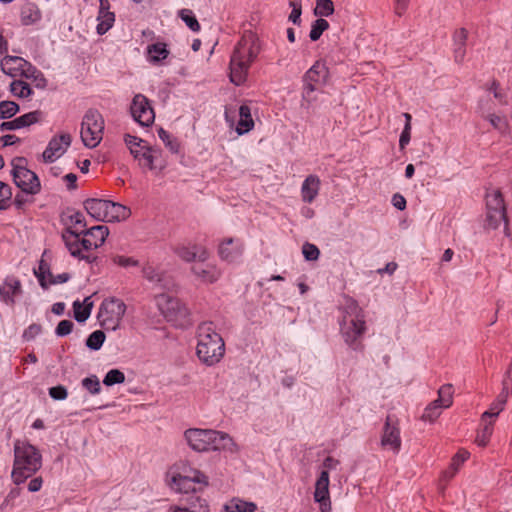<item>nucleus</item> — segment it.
I'll return each mask as SVG.
<instances>
[{
  "mask_svg": "<svg viewBox=\"0 0 512 512\" xmlns=\"http://www.w3.org/2000/svg\"><path fill=\"white\" fill-rule=\"evenodd\" d=\"M243 249L244 246L240 240L227 238L219 245V255L221 259L233 262L242 255Z\"/></svg>",
  "mask_w": 512,
  "mask_h": 512,
  "instance_id": "21",
  "label": "nucleus"
},
{
  "mask_svg": "<svg viewBox=\"0 0 512 512\" xmlns=\"http://www.w3.org/2000/svg\"><path fill=\"white\" fill-rule=\"evenodd\" d=\"M125 381V375L122 371L118 369H112L107 372L103 379V383L106 386H112L115 384H121Z\"/></svg>",
  "mask_w": 512,
  "mask_h": 512,
  "instance_id": "46",
  "label": "nucleus"
},
{
  "mask_svg": "<svg viewBox=\"0 0 512 512\" xmlns=\"http://www.w3.org/2000/svg\"><path fill=\"white\" fill-rule=\"evenodd\" d=\"M178 16L185 22V24L193 31L198 32L200 31V24L196 17L194 16L192 10L190 9H181L178 12Z\"/></svg>",
  "mask_w": 512,
  "mask_h": 512,
  "instance_id": "39",
  "label": "nucleus"
},
{
  "mask_svg": "<svg viewBox=\"0 0 512 512\" xmlns=\"http://www.w3.org/2000/svg\"><path fill=\"white\" fill-rule=\"evenodd\" d=\"M159 138L165 143L166 147L173 153H177L179 149V144L175 139H172L170 134L164 130L163 128H159L158 130Z\"/></svg>",
  "mask_w": 512,
  "mask_h": 512,
  "instance_id": "51",
  "label": "nucleus"
},
{
  "mask_svg": "<svg viewBox=\"0 0 512 512\" xmlns=\"http://www.w3.org/2000/svg\"><path fill=\"white\" fill-rule=\"evenodd\" d=\"M124 142L140 168L151 171L164 168V165L159 164L161 157V150L159 148L151 146L147 141L129 134L125 135Z\"/></svg>",
  "mask_w": 512,
  "mask_h": 512,
  "instance_id": "6",
  "label": "nucleus"
},
{
  "mask_svg": "<svg viewBox=\"0 0 512 512\" xmlns=\"http://www.w3.org/2000/svg\"><path fill=\"white\" fill-rule=\"evenodd\" d=\"M509 394L510 393H505L504 388H502V392L498 396L497 400L492 403L489 410L482 414V422H485L487 418H495L498 416V414L503 410Z\"/></svg>",
  "mask_w": 512,
  "mask_h": 512,
  "instance_id": "36",
  "label": "nucleus"
},
{
  "mask_svg": "<svg viewBox=\"0 0 512 512\" xmlns=\"http://www.w3.org/2000/svg\"><path fill=\"white\" fill-rule=\"evenodd\" d=\"M130 111L133 119L141 126H150L154 122V110L147 97L142 94L134 96Z\"/></svg>",
  "mask_w": 512,
  "mask_h": 512,
  "instance_id": "13",
  "label": "nucleus"
},
{
  "mask_svg": "<svg viewBox=\"0 0 512 512\" xmlns=\"http://www.w3.org/2000/svg\"><path fill=\"white\" fill-rule=\"evenodd\" d=\"M43 118V112L40 110H35L24 115H21L11 121L2 122L0 124L1 131L7 130H17L24 127H28L32 124H35L41 121Z\"/></svg>",
  "mask_w": 512,
  "mask_h": 512,
  "instance_id": "18",
  "label": "nucleus"
},
{
  "mask_svg": "<svg viewBox=\"0 0 512 512\" xmlns=\"http://www.w3.org/2000/svg\"><path fill=\"white\" fill-rule=\"evenodd\" d=\"M82 386L91 394H98L101 390L100 381L96 375L84 378L82 380Z\"/></svg>",
  "mask_w": 512,
  "mask_h": 512,
  "instance_id": "50",
  "label": "nucleus"
},
{
  "mask_svg": "<svg viewBox=\"0 0 512 512\" xmlns=\"http://www.w3.org/2000/svg\"><path fill=\"white\" fill-rule=\"evenodd\" d=\"M96 31L99 35H104L110 30L115 22V14L113 12H98Z\"/></svg>",
  "mask_w": 512,
  "mask_h": 512,
  "instance_id": "37",
  "label": "nucleus"
},
{
  "mask_svg": "<svg viewBox=\"0 0 512 512\" xmlns=\"http://www.w3.org/2000/svg\"><path fill=\"white\" fill-rule=\"evenodd\" d=\"M108 235L107 226L97 225L90 229L67 228L62 239L71 256L92 263L97 259L93 251L104 244Z\"/></svg>",
  "mask_w": 512,
  "mask_h": 512,
  "instance_id": "1",
  "label": "nucleus"
},
{
  "mask_svg": "<svg viewBox=\"0 0 512 512\" xmlns=\"http://www.w3.org/2000/svg\"><path fill=\"white\" fill-rule=\"evenodd\" d=\"M19 111V106L13 101L0 102V119L13 117Z\"/></svg>",
  "mask_w": 512,
  "mask_h": 512,
  "instance_id": "45",
  "label": "nucleus"
},
{
  "mask_svg": "<svg viewBox=\"0 0 512 512\" xmlns=\"http://www.w3.org/2000/svg\"><path fill=\"white\" fill-rule=\"evenodd\" d=\"M453 56L457 64H462L466 57V45H454Z\"/></svg>",
  "mask_w": 512,
  "mask_h": 512,
  "instance_id": "62",
  "label": "nucleus"
},
{
  "mask_svg": "<svg viewBox=\"0 0 512 512\" xmlns=\"http://www.w3.org/2000/svg\"><path fill=\"white\" fill-rule=\"evenodd\" d=\"M73 326L74 324L72 321L62 320L58 323L55 333L60 337L66 336L71 333Z\"/></svg>",
  "mask_w": 512,
  "mask_h": 512,
  "instance_id": "56",
  "label": "nucleus"
},
{
  "mask_svg": "<svg viewBox=\"0 0 512 512\" xmlns=\"http://www.w3.org/2000/svg\"><path fill=\"white\" fill-rule=\"evenodd\" d=\"M10 91L19 98H27L32 94L30 85L22 80H14L10 85Z\"/></svg>",
  "mask_w": 512,
  "mask_h": 512,
  "instance_id": "38",
  "label": "nucleus"
},
{
  "mask_svg": "<svg viewBox=\"0 0 512 512\" xmlns=\"http://www.w3.org/2000/svg\"><path fill=\"white\" fill-rule=\"evenodd\" d=\"M175 253L184 261L191 262L194 260L205 261L208 258L207 250L196 244L178 245L174 248Z\"/></svg>",
  "mask_w": 512,
  "mask_h": 512,
  "instance_id": "19",
  "label": "nucleus"
},
{
  "mask_svg": "<svg viewBox=\"0 0 512 512\" xmlns=\"http://www.w3.org/2000/svg\"><path fill=\"white\" fill-rule=\"evenodd\" d=\"M411 139V124L405 125L404 129L400 135L399 139V148L400 150H404L405 147L409 144Z\"/></svg>",
  "mask_w": 512,
  "mask_h": 512,
  "instance_id": "59",
  "label": "nucleus"
},
{
  "mask_svg": "<svg viewBox=\"0 0 512 512\" xmlns=\"http://www.w3.org/2000/svg\"><path fill=\"white\" fill-rule=\"evenodd\" d=\"M1 69L11 77L24 76L37 79L41 75L28 61L18 56L6 55L1 60Z\"/></svg>",
  "mask_w": 512,
  "mask_h": 512,
  "instance_id": "12",
  "label": "nucleus"
},
{
  "mask_svg": "<svg viewBox=\"0 0 512 512\" xmlns=\"http://www.w3.org/2000/svg\"><path fill=\"white\" fill-rule=\"evenodd\" d=\"M328 77V68L325 63L316 61L303 77V97H308L316 90V85L325 83Z\"/></svg>",
  "mask_w": 512,
  "mask_h": 512,
  "instance_id": "14",
  "label": "nucleus"
},
{
  "mask_svg": "<svg viewBox=\"0 0 512 512\" xmlns=\"http://www.w3.org/2000/svg\"><path fill=\"white\" fill-rule=\"evenodd\" d=\"M169 55V50L164 43H154L147 47V56L149 62L157 64L166 59Z\"/></svg>",
  "mask_w": 512,
  "mask_h": 512,
  "instance_id": "34",
  "label": "nucleus"
},
{
  "mask_svg": "<svg viewBox=\"0 0 512 512\" xmlns=\"http://www.w3.org/2000/svg\"><path fill=\"white\" fill-rule=\"evenodd\" d=\"M105 121L102 114L94 108L88 109L81 122L80 137L87 148H95L103 139Z\"/></svg>",
  "mask_w": 512,
  "mask_h": 512,
  "instance_id": "7",
  "label": "nucleus"
},
{
  "mask_svg": "<svg viewBox=\"0 0 512 512\" xmlns=\"http://www.w3.org/2000/svg\"><path fill=\"white\" fill-rule=\"evenodd\" d=\"M211 439L209 440V451L231 450L234 445L232 438L223 432L211 430Z\"/></svg>",
  "mask_w": 512,
  "mask_h": 512,
  "instance_id": "27",
  "label": "nucleus"
},
{
  "mask_svg": "<svg viewBox=\"0 0 512 512\" xmlns=\"http://www.w3.org/2000/svg\"><path fill=\"white\" fill-rule=\"evenodd\" d=\"M131 210L117 202L108 200V211L106 222L123 221L129 218Z\"/></svg>",
  "mask_w": 512,
  "mask_h": 512,
  "instance_id": "29",
  "label": "nucleus"
},
{
  "mask_svg": "<svg viewBox=\"0 0 512 512\" xmlns=\"http://www.w3.org/2000/svg\"><path fill=\"white\" fill-rule=\"evenodd\" d=\"M20 19L23 25H32L41 19V11L34 3H25L21 7Z\"/></svg>",
  "mask_w": 512,
  "mask_h": 512,
  "instance_id": "30",
  "label": "nucleus"
},
{
  "mask_svg": "<svg viewBox=\"0 0 512 512\" xmlns=\"http://www.w3.org/2000/svg\"><path fill=\"white\" fill-rule=\"evenodd\" d=\"M87 213L98 221H106L108 211V200L91 198L84 202Z\"/></svg>",
  "mask_w": 512,
  "mask_h": 512,
  "instance_id": "25",
  "label": "nucleus"
},
{
  "mask_svg": "<svg viewBox=\"0 0 512 512\" xmlns=\"http://www.w3.org/2000/svg\"><path fill=\"white\" fill-rule=\"evenodd\" d=\"M320 179L316 175H309L306 177L301 186V198L305 203H312L319 194Z\"/></svg>",
  "mask_w": 512,
  "mask_h": 512,
  "instance_id": "24",
  "label": "nucleus"
},
{
  "mask_svg": "<svg viewBox=\"0 0 512 512\" xmlns=\"http://www.w3.org/2000/svg\"><path fill=\"white\" fill-rule=\"evenodd\" d=\"M468 31L465 28L457 29L453 34L454 45H466Z\"/></svg>",
  "mask_w": 512,
  "mask_h": 512,
  "instance_id": "60",
  "label": "nucleus"
},
{
  "mask_svg": "<svg viewBox=\"0 0 512 512\" xmlns=\"http://www.w3.org/2000/svg\"><path fill=\"white\" fill-rule=\"evenodd\" d=\"M192 272L206 283H213L220 277V271L213 265L200 264L192 267Z\"/></svg>",
  "mask_w": 512,
  "mask_h": 512,
  "instance_id": "28",
  "label": "nucleus"
},
{
  "mask_svg": "<svg viewBox=\"0 0 512 512\" xmlns=\"http://www.w3.org/2000/svg\"><path fill=\"white\" fill-rule=\"evenodd\" d=\"M24 158H16L13 160V180L17 187L24 193L37 194L40 191L41 185L38 176L31 170L24 166Z\"/></svg>",
  "mask_w": 512,
  "mask_h": 512,
  "instance_id": "10",
  "label": "nucleus"
},
{
  "mask_svg": "<svg viewBox=\"0 0 512 512\" xmlns=\"http://www.w3.org/2000/svg\"><path fill=\"white\" fill-rule=\"evenodd\" d=\"M334 12V4L332 0H316L314 14L320 17H328Z\"/></svg>",
  "mask_w": 512,
  "mask_h": 512,
  "instance_id": "42",
  "label": "nucleus"
},
{
  "mask_svg": "<svg viewBox=\"0 0 512 512\" xmlns=\"http://www.w3.org/2000/svg\"><path fill=\"white\" fill-rule=\"evenodd\" d=\"M126 305L118 298L105 299L100 305L98 320L107 330H116L125 314Z\"/></svg>",
  "mask_w": 512,
  "mask_h": 512,
  "instance_id": "9",
  "label": "nucleus"
},
{
  "mask_svg": "<svg viewBox=\"0 0 512 512\" xmlns=\"http://www.w3.org/2000/svg\"><path fill=\"white\" fill-rule=\"evenodd\" d=\"M483 423V428L478 432L476 437V443L482 447L487 445L489 438L492 435V422L487 423L485 421Z\"/></svg>",
  "mask_w": 512,
  "mask_h": 512,
  "instance_id": "47",
  "label": "nucleus"
},
{
  "mask_svg": "<svg viewBox=\"0 0 512 512\" xmlns=\"http://www.w3.org/2000/svg\"><path fill=\"white\" fill-rule=\"evenodd\" d=\"M259 51L257 40L253 36H244L239 40L229 63V76L233 84L240 86L246 82L249 68L257 58Z\"/></svg>",
  "mask_w": 512,
  "mask_h": 512,
  "instance_id": "3",
  "label": "nucleus"
},
{
  "mask_svg": "<svg viewBox=\"0 0 512 512\" xmlns=\"http://www.w3.org/2000/svg\"><path fill=\"white\" fill-rule=\"evenodd\" d=\"M198 343L196 354L199 360L207 366L220 362L225 354V344L212 322H204L198 327Z\"/></svg>",
  "mask_w": 512,
  "mask_h": 512,
  "instance_id": "5",
  "label": "nucleus"
},
{
  "mask_svg": "<svg viewBox=\"0 0 512 512\" xmlns=\"http://www.w3.org/2000/svg\"><path fill=\"white\" fill-rule=\"evenodd\" d=\"M71 142L72 137L69 133H62L59 136L51 138L42 154L44 162L53 163L56 161L70 147Z\"/></svg>",
  "mask_w": 512,
  "mask_h": 512,
  "instance_id": "15",
  "label": "nucleus"
},
{
  "mask_svg": "<svg viewBox=\"0 0 512 512\" xmlns=\"http://www.w3.org/2000/svg\"><path fill=\"white\" fill-rule=\"evenodd\" d=\"M40 332L41 326L37 324H32L24 331L23 337L29 341L35 338Z\"/></svg>",
  "mask_w": 512,
  "mask_h": 512,
  "instance_id": "63",
  "label": "nucleus"
},
{
  "mask_svg": "<svg viewBox=\"0 0 512 512\" xmlns=\"http://www.w3.org/2000/svg\"><path fill=\"white\" fill-rule=\"evenodd\" d=\"M328 28L329 23L327 20L323 18L315 20L312 23L311 31L309 34L311 41H317L321 37L322 33L326 31Z\"/></svg>",
  "mask_w": 512,
  "mask_h": 512,
  "instance_id": "41",
  "label": "nucleus"
},
{
  "mask_svg": "<svg viewBox=\"0 0 512 512\" xmlns=\"http://www.w3.org/2000/svg\"><path fill=\"white\" fill-rule=\"evenodd\" d=\"M381 443L383 446L397 452L401 446L400 431L395 425L390 422V417H387L384 427Z\"/></svg>",
  "mask_w": 512,
  "mask_h": 512,
  "instance_id": "22",
  "label": "nucleus"
},
{
  "mask_svg": "<svg viewBox=\"0 0 512 512\" xmlns=\"http://www.w3.org/2000/svg\"><path fill=\"white\" fill-rule=\"evenodd\" d=\"M156 304L168 322L184 327L188 324L189 310L179 299L168 293L156 296Z\"/></svg>",
  "mask_w": 512,
  "mask_h": 512,
  "instance_id": "8",
  "label": "nucleus"
},
{
  "mask_svg": "<svg viewBox=\"0 0 512 512\" xmlns=\"http://www.w3.org/2000/svg\"><path fill=\"white\" fill-rule=\"evenodd\" d=\"M167 485L178 493H188L189 491H195L193 488V482L189 476H183L179 473L168 472L166 478Z\"/></svg>",
  "mask_w": 512,
  "mask_h": 512,
  "instance_id": "23",
  "label": "nucleus"
},
{
  "mask_svg": "<svg viewBox=\"0 0 512 512\" xmlns=\"http://www.w3.org/2000/svg\"><path fill=\"white\" fill-rule=\"evenodd\" d=\"M302 253L306 260L314 261L318 259L320 251L314 244L305 243L302 247Z\"/></svg>",
  "mask_w": 512,
  "mask_h": 512,
  "instance_id": "54",
  "label": "nucleus"
},
{
  "mask_svg": "<svg viewBox=\"0 0 512 512\" xmlns=\"http://www.w3.org/2000/svg\"><path fill=\"white\" fill-rule=\"evenodd\" d=\"M485 119L489 121L494 129L498 130L502 134H505L509 129V124L505 117L496 114H488L485 116Z\"/></svg>",
  "mask_w": 512,
  "mask_h": 512,
  "instance_id": "43",
  "label": "nucleus"
},
{
  "mask_svg": "<svg viewBox=\"0 0 512 512\" xmlns=\"http://www.w3.org/2000/svg\"><path fill=\"white\" fill-rule=\"evenodd\" d=\"M92 307L93 302L91 301V297H86L83 303L79 300L74 301L73 311L76 321L80 323L86 321L91 314Z\"/></svg>",
  "mask_w": 512,
  "mask_h": 512,
  "instance_id": "33",
  "label": "nucleus"
},
{
  "mask_svg": "<svg viewBox=\"0 0 512 512\" xmlns=\"http://www.w3.org/2000/svg\"><path fill=\"white\" fill-rule=\"evenodd\" d=\"M341 312L339 325L344 342L353 350H361L363 348L362 340L367 330L363 309L356 300L345 297Z\"/></svg>",
  "mask_w": 512,
  "mask_h": 512,
  "instance_id": "2",
  "label": "nucleus"
},
{
  "mask_svg": "<svg viewBox=\"0 0 512 512\" xmlns=\"http://www.w3.org/2000/svg\"><path fill=\"white\" fill-rule=\"evenodd\" d=\"M469 456L470 453L464 449L459 450L458 453L454 455L451 462V469H453L451 477H454V475L459 470L460 466L469 458Z\"/></svg>",
  "mask_w": 512,
  "mask_h": 512,
  "instance_id": "48",
  "label": "nucleus"
},
{
  "mask_svg": "<svg viewBox=\"0 0 512 512\" xmlns=\"http://www.w3.org/2000/svg\"><path fill=\"white\" fill-rule=\"evenodd\" d=\"M211 430L188 429L185 431V439L188 445L195 451H209V440L211 439Z\"/></svg>",
  "mask_w": 512,
  "mask_h": 512,
  "instance_id": "17",
  "label": "nucleus"
},
{
  "mask_svg": "<svg viewBox=\"0 0 512 512\" xmlns=\"http://www.w3.org/2000/svg\"><path fill=\"white\" fill-rule=\"evenodd\" d=\"M486 210L506 212L503 195L500 190L492 189L486 194Z\"/></svg>",
  "mask_w": 512,
  "mask_h": 512,
  "instance_id": "31",
  "label": "nucleus"
},
{
  "mask_svg": "<svg viewBox=\"0 0 512 512\" xmlns=\"http://www.w3.org/2000/svg\"><path fill=\"white\" fill-rule=\"evenodd\" d=\"M22 292V286L19 279L14 276L5 278L2 285H0V298L7 305H14V297Z\"/></svg>",
  "mask_w": 512,
  "mask_h": 512,
  "instance_id": "20",
  "label": "nucleus"
},
{
  "mask_svg": "<svg viewBox=\"0 0 512 512\" xmlns=\"http://www.w3.org/2000/svg\"><path fill=\"white\" fill-rule=\"evenodd\" d=\"M240 119L236 127V131L239 135L249 132L253 126L254 121L251 116L250 108L247 105H241L239 108Z\"/></svg>",
  "mask_w": 512,
  "mask_h": 512,
  "instance_id": "32",
  "label": "nucleus"
},
{
  "mask_svg": "<svg viewBox=\"0 0 512 512\" xmlns=\"http://www.w3.org/2000/svg\"><path fill=\"white\" fill-rule=\"evenodd\" d=\"M290 6L292 7V11L289 15V21H291L295 25H298L300 24L302 5L300 2H297V0H293L290 2Z\"/></svg>",
  "mask_w": 512,
  "mask_h": 512,
  "instance_id": "55",
  "label": "nucleus"
},
{
  "mask_svg": "<svg viewBox=\"0 0 512 512\" xmlns=\"http://www.w3.org/2000/svg\"><path fill=\"white\" fill-rule=\"evenodd\" d=\"M11 188L9 185L0 182V210H5L11 203Z\"/></svg>",
  "mask_w": 512,
  "mask_h": 512,
  "instance_id": "49",
  "label": "nucleus"
},
{
  "mask_svg": "<svg viewBox=\"0 0 512 512\" xmlns=\"http://www.w3.org/2000/svg\"><path fill=\"white\" fill-rule=\"evenodd\" d=\"M113 262L121 267L137 266L138 261L132 257L116 255L112 258Z\"/></svg>",
  "mask_w": 512,
  "mask_h": 512,
  "instance_id": "58",
  "label": "nucleus"
},
{
  "mask_svg": "<svg viewBox=\"0 0 512 512\" xmlns=\"http://www.w3.org/2000/svg\"><path fill=\"white\" fill-rule=\"evenodd\" d=\"M232 504L237 512H255L257 509L254 502H248L241 499H234Z\"/></svg>",
  "mask_w": 512,
  "mask_h": 512,
  "instance_id": "52",
  "label": "nucleus"
},
{
  "mask_svg": "<svg viewBox=\"0 0 512 512\" xmlns=\"http://www.w3.org/2000/svg\"><path fill=\"white\" fill-rule=\"evenodd\" d=\"M184 508L189 512H209V504L207 500L195 493L186 498V506Z\"/></svg>",
  "mask_w": 512,
  "mask_h": 512,
  "instance_id": "35",
  "label": "nucleus"
},
{
  "mask_svg": "<svg viewBox=\"0 0 512 512\" xmlns=\"http://www.w3.org/2000/svg\"><path fill=\"white\" fill-rule=\"evenodd\" d=\"M104 341L105 333L101 330H96L88 336L86 345L91 350H99L102 347Z\"/></svg>",
  "mask_w": 512,
  "mask_h": 512,
  "instance_id": "44",
  "label": "nucleus"
},
{
  "mask_svg": "<svg viewBox=\"0 0 512 512\" xmlns=\"http://www.w3.org/2000/svg\"><path fill=\"white\" fill-rule=\"evenodd\" d=\"M453 403V386L444 384L438 390V398L432 401L424 409L421 419L425 422L433 423L441 415L442 410L449 408Z\"/></svg>",
  "mask_w": 512,
  "mask_h": 512,
  "instance_id": "11",
  "label": "nucleus"
},
{
  "mask_svg": "<svg viewBox=\"0 0 512 512\" xmlns=\"http://www.w3.org/2000/svg\"><path fill=\"white\" fill-rule=\"evenodd\" d=\"M49 395L54 400H64L67 398L68 392L64 386L58 385V386L51 387L49 389Z\"/></svg>",
  "mask_w": 512,
  "mask_h": 512,
  "instance_id": "57",
  "label": "nucleus"
},
{
  "mask_svg": "<svg viewBox=\"0 0 512 512\" xmlns=\"http://www.w3.org/2000/svg\"><path fill=\"white\" fill-rule=\"evenodd\" d=\"M34 274L38 278L40 286L43 289H47V278L52 277V273L50 272L48 264L44 260L40 261L38 269L34 270Z\"/></svg>",
  "mask_w": 512,
  "mask_h": 512,
  "instance_id": "40",
  "label": "nucleus"
},
{
  "mask_svg": "<svg viewBox=\"0 0 512 512\" xmlns=\"http://www.w3.org/2000/svg\"><path fill=\"white\" fill-rule=\"evenodd\" d=\"M47 284L49 285H55V284H61L65 283L70 279V275L68 273H61L56 276L52 274V277H48Z\"/></svg>",
  "mask_w": 512,
  "mask_h": 512,
  "instance_id": "64",
  "label": "nucleus"
},
{
  "mask_svg": "<svg viewBox=\"0 0 512 512\" xmlns=\"http://www.w3.org/2000/svg\"><path fill=\"white\" fill-rule=\"evenodd\" d=\"M143 275L150 282H161L162 281L160 274L152 266L144 267Z\"/></svg>",
  "mask_w": 512,
  "mask_h": 512,
  "instance_id": "61",
  "label": "nucleus"
},
{
  "mask_svg": "<svg viewBox=\"0 0 512 512\" xmlns=\"http://www.w3.org/2000/svg\"><path fill=\"white\" fill-rule=\"evenodd\" d=\"M314 500L320 504L321 512H330L329 473L322 471L316 480Z\"/></svg>",
  "mask_w": 512,
  "mask_h": 512,
  "instance_id": "16",
  "label": "nucleus"
},
{
  "mask_svg": "<svg viewBox=\"0 0 512 512\" xmlns=\"http://www.w3.org/2000/svg\"><path fill=\"white\" fill-rule=\"evenodd\" d=\"M42 465L38 449L28 442L17 440L14 444V464L11 477L16 485L35 474Z\"/></svg>",
  "mask_w": 512,
  "mask_h": 512,
  "instance_id": "4",
  "label": "nucleus"
},
{
  "mask_svg": "<svg viewBox=\"0 0 512 512\" xmlns=\"http://www.w3.org/2000/svg\"><path fill=\"white\" fill-rule=\"evenodd\" d=\"M504 222V233L506 236H511L509 229V222L506 212L502 211H486L485 227L488 229H497L501 222Z\"/></svg>",
  "mask_w": 512,
  "mask_h": 512,
  "instance_id": "26",
  "label": "nucleus"
},
{
  "mask_svg": "<svg viewBox=\"0 0 512 512\" xmlns=\"http://www.w3.org/2000/svg\"><path fill=\"white\" fill-rule=\"evenodd\" d=\"M68 219L70 224L68 228H71L72 230L85 229L86 223L84 215L82 213L74 212L68 217Z\"/></svg>",
  "mask_w": 512,
  "mask_h": 512,
  "instance_id": "53",
  "label": "nucleus"
}]
</instances>
